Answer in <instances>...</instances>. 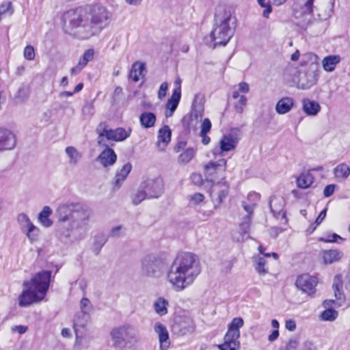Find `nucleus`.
I'll return each instance as SVG.
<instances>
[{"label": "nucleus", "instance_id": "nucleus-1", "mask_svg": "<svg viewBox=\"0 0 350 350\" xmlns=\"http://www.w3.org/2000/svg\"><path fill=\"white\" fill-rule=\"evenodd\" d=\"M111 14L100 4L79 7L64 15L66 25L81 40L98 36L109 24Z\"/></svg>", "mask_w": 350, "mask_h": 350}, {"label": "nucleus", "instance_id": "nucleus-2", "mask_svg": "<svg viewBox=\"0 0 350 350\" xmlns=\"http://www.w3.org/2000/svg\"><path fill=\"white\" fill-rule=\"evenodd\" d=\"M55 215L58 221L57 232L61 239L81 240L90 229L92 211L83 203L68 202L58 206Z\"/></svg>", "mask_w": 350, "mask_h": 350}, {"label": "nucleus", "instance_id": "nucleus-3", "mask_svg": "<svg viewBox=\"0 0 350 350\" xmlns=\"http://www.w3.org/2000/svg\"><path fill=\"white\" fill-rule=\"evenodd\" d=\"M201 272L198 256L183 253L176 256L166 274V280L176 292H182L191 286Z\"/></svg>", "mask_w": 350, "mask_h": 350}, {"label": "nucleus", "instance_id": "nucleus-4", "mask_svg": "<svg viewBox=\"0 0 350 350\" xmlns=\"http://www.w3.org/2000/svg\"><path fill=\"white\" fill-rule=\"evenodd\" d=\"M51 271H42L35 274L29 280L23 282V291L18 297V304L26 307L34 303L42 301L49 290Z\"/></svg>", "mask_w": 350, "mask_h": 350}, {"label": "nucleus", "instance_id": "nucleus-5", "mask_svg": "<svg viewBox=\"0 0 350 350\" xmlns=\"http://www.w3.org/2000/svg\"><path fill=\"white\" fill-rule=\"evenodd\" d=\"M215 26L211 36L214 45L225 46L232 37L234 30V22L230 10L220 5L215 14Z\"/></svg>", "mask_w": 350, "mask_h": 350}, {"label": "nucleus", "instance_id": "nucleus-6", "mask_svg": "<svg viewBox=\"0 0 350 350\" xmlns=\"http://www.w3.org/2000/svg\"><path fill=\"white\" fill-rule=\"evenodd\" d=\"M319 72L314 66L299 72L292 66H288L284 70V77L287 82L292 83L291 85H295L301 90H308L317 84L319 77Z\"/></svg>", "mask_w": 350, "mask_h": 350}, {"label": "nucleus", "instance_id": "nucleus-7", "mask_svg": "<svg viewBox=\"0 0 350 350\" xmlns=\"http://www.w3.org/2000/svg\"><path fill=\"white\" fill-rule=\"evenodd\" d=\"M96 133L98 135V144L107 147V144L105 143V139L116 142L123 141L130 136L131 129L130 128L125 129L122 127L114 130L108 129L105 123H100L96 128Z\"/></svg>", "mask_w": 350, "mask_h": 350}, {"label": "nucleus", "instance_id": "nucleus-8", "mask_svg": "<svg viewBox=\"0 0 350 350\" xmlns=\"http://www.w3.org/2000/svg\"><path fill=\"white\" fill-rule=\"evenodd\" d=\"M243 319L241 317L234 318L228 326L224 337V344L219 346L221 350H236L239 347L238 340L240 337L239 329L243 326Z\"/></svg>", "mask_w": 350, "mask_h": 350}, {"label": "nucleus", "instance_id": "nucleus-9", "mask_svg": "<svg viewBox=\"0 0 350 350\" xmlns=\"http://www.w3.org/2000/svg\"><path fill=\"white\" fill-rule=\"evenodd\" d=\"M165 268V262L160 257L150 254L141 260L142 274L146 277L159 278Z\"/></svg>", "mask_w": 350, "mask_h": 350}, {"label": "nucleus", "instance_id": "nucleus-10", "mask_svg": "<svg viewBox=\"0 0 350 350\" xmlns=\"http://www.w3.org/2000/svg\"><path fill=\"white\" fill-rule=\"evenodd\" d=\"M137 337L136 329L130 325H124L114 327L110 332V338L113 344L120 346L125 342H131Z\"/></svg>", "mask_w": 350, "mask_h": 350}, {"label": "nucleus", "instance_id": "nucleus-11", "mask_svg": "<svg viewBox=\"0 0 350 350\" xmlns=\"http://www.w3.org/2000/svg\"><path fill=\"white\" fill-rule=\"evenodd\" d=\"M17 220L22 232L26 235L29 242L33 243L38 241L40 230L31 222L29 217L25 213H20Z\"/></svg>", "mask_w": 350, "mask_h": 350}, {"label": "nucleus", "instance_id": "nucleus-12", "mask_svg": "<svg viewBox=\"0 0 350 350\" xmlns=\"http://www.w3.org/2000/svg\"><path fill=\"white\" fill-rule=\"evenodd\" d=\"M140 188L145 189L148 198H158L163 193L164 184L160 177L148 178L141 183Z\"/></svg>", "mask_w": 350, "mask_h": 350}, {"label": "nucleus", "instance_id": "nucleus-13", "mask_svg": "<svg viewBox=\"0 0 350 350\" xmlns=\"http://www.w3.org/2000/svg\"><path fill=\"white\" fill-rule=\"evenodd\" d=\"M229 189V184L226 181H220L212 185L210 197L215 209H217L228 196Z\"/></svg>", "mask_w": 350, "mask_h": 350}, {"label": "nucleus", "instance_id": "nucleus-14", "mask_svg": "<svg viewBox=\"0 0 350 350\" xmlns=\"http://www.w3.org/2000/svg\"><path fill=\"white\" fill-rule=\"evenodd\" d=\"M227 160L220 159L217 161H211L204 166V174L207 180L213 181L224 174L226 170Z\"/></svg>", "mask_w": 350, "mask_h": 350}, {"label": "nucleus", "instance_id": "nucleus-15", "mask_svg": "<svg viewBox=\"0 0 350 350\" xmlns=\"http://www.w3.org/2000/svg\"><path fill=\"white\" fill-rule=\"evenodd\" d=\"M317 279L309 274L299 275L296 280L295 284L297 288L308 295H312L316 292Z\"/></svg>", "mask_w": 350, "mask_h": 350}, {"label": "nucleus", "instance_id": "nucleus-16", "mask_svg": "<svg viewBox=\"0 0 350 350\" xmlns=\"http://www.w3.org/2000/svg\"><path fill=\"white\" fill-rule=\"evenodd\" d=\"M238 141L231 134L224 135L220 139L219 144V148L213 150V153L215 155H222L224 152H229L236 148Z\"/></svg>", "mask_w": 350, "mask_h": 350}, {"label": "nucleus", "instance_id": "nucleus-17", "mask_svg": "<svg viewBox=\"0 0 350 350\" xmlns=\"http://www.w3.org/2000/svg\"><path fill=\"white\" fill-rule=\"evenodd\" d=\"M178 87L173 91L172 95L168 99L166 104V117H171L176 109L181 97L180 80L178 79L176 81Z\"/></svg>", "mask_w": 350, "mask_h": 350}, {"label": "nucleus", "instance_id": "nucleus-18", "mask_svg": "<svg viewBox=\"0 0 350 350\" xmlns=\"http://www.w3.org/2000/svg\"><path fill=\"white\" fill-rule=\"evenodd\" d=\"M16 143L15 135L10 131L0 130V152L13 149Z\"/></svg>", "mask_w": 350, "mask_h": 350}, {"label": "nucleus", "instance_id": "nucleus-19", "mask_svg": "<svg viewBox=\"0 0 350 350\" xmlns=\"http://www.w3.org/2000/svg\"><path fill=\"white\" fill-rule=\"evenodd\" d=\"M154 332L159 337L160 350H167L170 346L169 334L166 327L161 323H157L154 327Z\"/></svg>", "mask_w": 350, "mask_h": 350}, {"label": "nucleus", "instance_id": "nucleus-20", "mask_svg": "<svg viewBox=\"0 0 350 350\" xmlns=\"http://www.w3.org/2000/svg\"><path fill=\"white\" fill-rule=\"evenodd\" d=\"M172 133L168 126H163L159 130L157 136V146L160 151H164L171 140Z\"/></svg>", "mask_w": 350, "mask_h": 350}, {"label": "nucleus", "instance_id": "nucleus-21", "mask_svg": "<svg viewBox=\"0 0 350 350\" xmlns=\"http://www.w3.org/2000/svg\"><path fill=\"white\" fill-rule=\"evenodd\" d=\"M132 165L131 163H127L124 164L120 169L118 170L113 182V189H119L122 186L123 182L129 174L131 172Z\"/></svg>", "mask_w": 350, "mask_h": 350}, {"label": "nucleus", "instance_id": "nucleus-22", "mask_svg": "<svg viewBox=\"0 0 350 350\" xmlns=\"http://www.w3.org/2000/svg\"><path fill=\"white\" fill-rule=\"evenodd\" d=\"M341 62L339 55H329L322 59V67L325 72H333Z\"/></svg>", "mask_w": 350, "mask_h": 350}, {"label": "nucleus", "instance_id": "nucleus-23", "mask_svg": "<svg viewBox=\"0 0 350 350\" xmlns=\"http://www.w3.org/2000/svg\"><path fill=\"white\" fill-rule=\"evenodd\" d=\"M294 105V100L286 96L280 99L275 105V111L278 114L283 115L289 112Z\"/></svg>", "mask_w": 350, "mask_h": 350}, {"label": "nucleus", "instance_id": "nucleus-24", "mask_svg": "<svg viewBox=\"0 0 350 350\" xmlns=\"http://www.w3.org/2000/svg\"><path fill=\"white\" fill-rule=\"evenodd\" d=\"M321 256L325 264H332L339 261L343 256L342 252L338 250H323Z\"/></svg>", "mask_w": 350, "mask_h": 350}, {"label": "nucleus", "instance_id": "nucleus-25", "mask_svg": "<svg viewBox=\"0 0 350 350\" xmlns=\"http://www.w3.org/2000/svg\"><path fill=\"white\" fill-rule=\"evenodd\" d=\"M117 156L111 148H107L103 150L98 157V160L104 166L112 165L116 161Z\"/></svg>", "mask_w": 350, "mask_h": 350}, {"label": "nucleus", "instance_id": "nucleus-26", "mask_svg": "<svg viewBox=\"0 0 350 350\" xmlns=\"http://www.w3.org/2000/svg\"><path fill=\"white\" fill-rule=\"evenodd\" d=\"M302 105L303 111L308 116H316L321 110V106L317 102L308 98L303 99Z\"/></svg>", "mask_w": 350, "mask_h": 350}, {"label": "nucleus", "instance_id": "nucleus-27", "mask_svg": "<svg viewBox=\"0 0 350 350\" xmlns=\"http://www.w3.org/2000/svg\"><path fill=\"white\" fill-rule=\"evenodd\" d=\"M145 64L141 62H135L131 67L129 77L135 82H137L144 76Z\"/></svg>", "mask_w": 350, "mask_h": 350}, {"label": "nucleus", "instance_id": "nucleus-28", "mask_svg": "<svg viewBox=\"0 0 350 350\" xmlns=\"http://www.w3.org/2000/svg\"><path fill=\"white\" fill-rule=\"evenodd\" d=\"M296 183L299 188L308 189L314 183V176L310 172L302 173L297 178Z\"/></svg>", "mask_w": 350, "mask_h": 350}, {"label": "nucleus", "instance_id": "nucleus-29", "mask_svg": "<svg viewBox=\"0 0 350 350\" xmlns=\"http://www.w3.org/2000/svg\"><path fill=\"white\" fill-rule=\"evenodd\" d=\"M65 153L68 159V163L71 165H77L82 158V154L76 148L68 146Z\"/></svg>", "mask_w": 350, "mask_h": 350}, {"label": "nucleus", "instance_id": "nucleus-30", "mask_svg": "<svg viewBox=\"0 0 350 350\" xmlns=\"http://www.w3.org/2000/svg\"><path fill=\"white\" fill-rule=\"evenodd\" d=\"M156 116L152 112H144L139 116L141 126L145 129L153 127L156 122Z\"/></svg>", "mask_w": 350, "mask_h": 350}, {"label": "nucleus", "instance_id": "nucleus-31", "mask_svg": "<svg viewBox=\"0 0 350 350\" xmlns=\"http://www.w3.org/2000/svg\"><path fill=\"white\" fill-rule=\"evenodd\" d=\"M168 306V301L162 297L157 298L153 304L154 310L159 316H164L167 313Z\"/></svg>", "mask_w": 350, "mask_h": 350}, {"label": "nucleus", "instance_id": "nucleus-32", "mask_svg": "<svg viewBox=\"0 0 350 350\" xmlns=\"http://www.w3.org/2000/svg\"><path fill=\"white\" fill-rule=\"evenodd\" d=\"M51 213L52 210L48 206H45L39 213L38 221L43 226L49 228L52 226L53 221L49 219V216Z\"/></svg>", "mask_w": 350, "mask_h": 350}, {"label": "nucleus", "instance_id": "nucleus-33", "mask_svg": "<svg viewBox=\"0 0 350 350\" xmlns=\"http://www.w3.org/2000/svg\"><path fill=\"white\" fill-rule=\"evenodd\" d=\"M334 174L336 178L345 180L350 175V167L346 163H340L334 169Z\"/></svg>", "mask_w": 350, "mask_h": 350}, {"label": "nucleus", "instance_id": "nucleus-34", "mask_svg": "<svg viewBox=\"0 0 350 350\" xmlns=\"http://www.w3.org/2000/svg\"><path fill=\"white\" fill-rule=\"evenodd\" d=\"M284 202L282 198L273 197L270 199L269 206L274 215H279L282 212Z\"/></svg>", "mask_w": 350, "mask_h": 350}, {"label": "nucleus", "instance_id": "nucleus-35", "mask_svg": "<svg viewBox=\"0 0 350 350\" xmlns=\"http://www.w3.org/2000/svg\"><path fill=\"white\" fill-rule=\"evenodd\" d=\"M196 150L193 148H187L178 157V162L180 164H187L195 157Z\"/></svg>", "mask_w": 350, "mask_h": 350}, {"label": "nucleus", "instance_id": "nucleus-36", "mask_svg": "<svg viewBox=\"0 0 350 350\" xmlns=\"http://www.w3.org/2000/svg\"><path fill=\"white\" fill-rule=\"evenodd\" d=\"M333 288L334 289L335 297L338 300L345 301L344 296L340 292L342 288V278L340 275H336L334 278V282L333 284Z\"/></svg>", "mask_w": 350, "mask_h": 350}, {"label": "nucleus", "instance_id": "nucleus-37", "mask_svg": "<svg viewBox=\"0 0 350 350\" xmlns=\"http://www.w3.org/2000/svg\"><path fill=\"white\" fill-rule=\"evenodd\" d=\"M13 13L14 8L10 1H5L0 4V20L3 16H11Z\"/></svg>", "mask_w": 350, "mask_h": 350}, {"label": "nucleus", "instance_id": "nucleus-38", "mask_svg": "<svg viewBox=\"0 0 350 350\" xmlns=\"http://www.w3.org/2000/svg\"><path fill=\"white\" fill-rule=\"evenodd\" d=\"M233 103V107L234 110L238 113H242L244 111V108L247 105V97L245 95H242L239 98L234 99Z\"/></svg>", "mask_w": 350, "mask_h": 350}, {"label": "nucleus", "instance_id": "nucleus-39", "mask_svg": "<svg viewBox=\"0 0 350 350\" xmlns=\"http://www.w3.org/2000/svg\"><path fill=\"white\" fill-rule=\"evenodd\" d=\"M88 321V315L81 312L75 316L74 326L77 330V327H84Z\"/></svg>", "mask_w": 350, "mask_h": 350}, {"label": "nucleus", "instance_id": "nucleus-40", "mask_svg": "<svg viewBox=\"0 0 350 350\" xmlns=\"http://www.w3.org/2000/svg\"><path fill=\"white\" fill-rule=\"evenodd\" d=\"M146 198L149 199L145 189L139 187V189L133 194L132 202L134 204L137 205Z\"/></svg>", "mask_w": 350, "mask_h": 350}, {"label": "nucleus", "instance_id": "nucleus-41", "mask_svg": "<svg viewBox=\"0 0 350 350\" xmlns=\"http://www.w3.org/2000/svg\"><path fill=\"white\" fill-rule=\"evenodd\" d=\"M338 315V313L336 310L332 308H327L321 313V318L323 321H333L337 318Z\"/></svg>", "mask_w": 350, "mask_h": 350}, {"label": "nucleus", "instance_id": "nucleus-42", "mask_svg": "<svg viewBox=\"0 0 350 350\" xmlns=\"http://www.w3.org/2000/svg\"><path fill=\"white\" fill-rule=\"evenodd\" d=\"M266 260L262 257H257L255 260V269L258 273L260 275H265L267 273V269L266 268Z\"/></svg>", "mask_w": 350, "mask_h": 350}, {"label": "nucleus", "instance_id": "nucleus-43", "mask_svg": "<svg viewBox=\"0 0 350 350\" xmlns=\"http://www.w3.org/2000/svg\"><path fill=\"white\" fill-rule=\"evenodd\" d=\"M94 55V51L93 49H90L86 50L83 54L82 57L79 59L78 63L83 68H84L87 65V64L93 59Z\"/></svg>", "mask_w": 350, "mask_h": 350}, {"label": "nucleus", "instance_id": "nucleus-44", "mask_svg": "<svg viewBox=\"0 0 350 350\" xmlns=\"http://www.w3.org/2000/svg\"><path fill=\"white\" fill-rule=\"evenodd\" d=\"M92 305L88 298L83 297L81 299L80 301V309L82 313L88 315L92 310Z\"/></svg>", "mask_w": 350, "mask_h": 350}, {"label": "nucleus", "instance_id": "nucleus-45", "mask_svg": "<svg viewBox=\"0 0 350 350\" xmlns=\"http://www.w3.org/2000/svg\"><path fill=\"white\" fill-rule=\"evenodd\" d=\"M73 347L75 350H83V349L88 347V342L85 338L82 336H79L77 334H76V338Z\"/></svg>", "mask_w": 350, "mask_h": 350}, {"label": "nucleus", "instance_id": "nucleus-46", "mask_svg": "<svg viewBox=\"0 0 350 350\" xmlns=\"http://www.w3.org/2000/svg\"><path fill=\"white\" fill-rule=\"evenodd\" d=\"M338 239L343 240V239L336 233H330L319 238V241L325 243H335Z\"/></svg>", "mask_w": 350, "mask_h": 350}, {"label": "nucleus", "instance_id": "nucleus-47", "mask_svg": "<svg viewBox=\"0 0 350 350\" xmlns=\"http://www.w3.org/2000/svg\"><path fill=\"white\" fill-rule=\"evenodd\" d=\"M205 199L204 196L201 193H195L189 197L191 204L196 206L202 202Z\"/></svg>", "mask_w": 350, "mask_h": 350}, {"label": "nucleus", "instance_id": "nucleus-48", "mask_svg": "<svg viewBox=\"0 0 350 350\" xmlns=\"http://www.w3.org/2000/svg\"><path fill=\"white\" fill-rule=\"evenodd\" d=\"M251 219L250 217H245L244 221H243L239 226L240 232L243 236L246 235L249 233Z\"/></svg>", "mask_w": 350, "mask_h": 350}, {"label": "nucleus", "instance_id": "nucleus-49", "mask_svg": "<svg viewBox=\"0 0 350 350\" xmlns=\"http://www.w3.org/2000/svg\"><path fill=\"white\" fill-rule=\"evenodd\" d=\"M106 240L104 237H97L94 240L92 250L96 254H98L102 247L105 245Z\"/></svg>", "mask_w": 350, "mask_h": 350}, {"label": "nucleus", "instance_id": "nucleus-50", "mask_svg": "<svg viewBox=\"0 0 350 350\" xmlns=\"http://www.w3.org/2000/svg\"><path fill=\"white\" fill-rule=\"evenodd\" d=\"M257 1L261 7L265 8V10L262 12V16L265 18H268L269 14L272 11V8L270 5L271 3H269V1L267 3L266 0H257Z\"/></svg>", "mask_w": 350, "mask_h": 350}, {"label": "nucleus", "instance_id": "nucleus-51", "mask_svg": "<svg viewBox=\"0 0 350 350\" xmlns=\"http://www.w3.org/2000/svg\"><path fill=\"white\" fill-rule=\"evenodd\" d=\"M23 55L24 57L29 61L34 59L35 51L33 47L31 45L27 46L24 49Z\"/></svg>", "mask_w": 350, "mask_h": 350}, {"label": "nucleus", "instance_id": "nucleus-52", "mask_svg": "<svg viewBox=\"0 0 350 350\" xmlns=\"http://www.w3.org/2000/svg\"><path fill=\"white\" fill-rule=\"evenodd\" d=\"M259 200L260 194L256 192L252 191L248 193L247 200L245 201H247L248 203L252 205H254V206L256 207L257 202H258Z\"/></svg>", "mask_w": 350, "mask_h": 350}, {"label": "nucleus", "instance_id": "nucleus-53", "mask_svg": "<svg viewBox=\"0 0 350 350\" xmlns=\"http://www.w3.org/2000/svg\"><path fill=\"white\" fill-rule=\"evenodd\" d=\"M187 326H181L180 332L183 334L191 333L195 329V325L191 320L187 319Z\"/></svg>", "mask_w": 350, "mask_h": 350}, {"label": "nucleus", "instance_id": "nucleus-54", "mask_svg": "<svg viewBox=\"0 0 350 350\" xmlns=\"http://www.w3.org/2000/svg\"><path fill=\"white\" fill-rule=\"evenodd\" d=\"M211 126L212 124L210 120L208 118H205L201 125L200 133L203 135L207 134L210 131Z\"/></svg>", "mask_w": 350, "mask_h": 350}, {"label": "nucleus", "instance_id": "nucleus-55", "mask_svg": "<svg viewBox=\"0 0 350 350\" xmlns=\"http://www.w3.org/2000/svg\"><path fill=\"white\" fill-rule=\"evenodd\" d=\"M123 227L122 226H117L113 227L109 233V237L113 238H118L123 234Z\"/></svg>", "mask_w": 350, "mask_h": 350}, {"label": "nucleus", "instance_id": "nucleus-56", "mask_svg": "<svg viewBox=\"0 0 350 350\" xmlns=\"http://www.w3.org/2000/svg\"><path fill=\"white\" fill-rule=\"evenodd\" d=\"M193 184L197 186H201L203 184V178L201 174L198 173H193L190 177Z\"/></svg>", "mask_w": 350, "mask_h": 350}, {"label": "nucleus", "instance_id": "nucleus-57", "mask_svg": "<svg viewBox=\"0 0 350 350\" xmlns=\"http://www.w3.org/2000/svg\"><path fill=\"white\" fill-rule=\"evenodd\" d=\"M241 204L243 209L247 213V217H250L251 219L252 215L253 214L254 210L256 207L254 205L248 203L247 201H243Z\"/></svg>", "mask_w": 350, "mask_h": 350}, {"label": "nucleus", "instance_id": "nucleus-58", "mask_svg": "<svg viewBox=\"0 0 350 350\" xmlns=\"http://www.w3.org/2000/svg\"><path fill=\"white\" fill-rule=\"evenodd\" d=\"M168 85L166 82H163L161 84L158 91V98L162 100L165 96L167 90Z\"/></svg>", "mask_w": 350, "mask_h": 350}, {"label": "nucleus", "instance_id": "nucleus-59", "mask_svg": "<svg viewBox=\"0 0 350 350\" xmlns=\"http://www.w3.org/2000/svg\"><path fill=\"white\" fill-rule=\"evenodd\" d=\"M305 3L303 7L304 12L306 14H311L313 12V1L314 0H304Z\"/></svg>", "mask_w": 350, "mask_h": 350}, {"label": "nucleus", "instance_id": "nucleus-60", "mask_svg": "<svg viewBox=\"0 0 350 350\" xmlns=\"http://www.w3.org/2000/svg\"><path fill=\"white\" fill-rule=\"evenodd\" d=\"M296 322L294 319H290L286 321L285 322V328L290 331L294 332L296 329Z\"/></svg>", "mask_w": 350, "mask_h": 350}, {"label": "nucleus", "instance_id": "nucleus-61", "mask_svg": "<svg viewBox=\"0 0 350 350\" xmlns=\"http://www.w3.org/2000/svg\"><path fill=\"white\" fill-rule=\"evenodd\" d=\"M236 88L241 93L243 94H247L250 91V86L245 82L239 83Z\"/></svg>", "mask_w": 350, "mask_h": 350}, {"label": "nucleus", "instance_id": "nucleus-62", "mask_svg": "<svg viewBox=\"0 0 350 350\" xmlns=\"http://www.w3.org/2000/svg\"><path fill=\"white\" fill-rule=\"evenodd\" d=\"M335 187H336V185H333V184L327 185L325 187L324 191H323V194H324L325 197L331 196L334 192Z\"/></svg>", "mask_w": 350, "mask_h": 350}, {"label": "nucleus", "instance_id": "nucleus-63", "mask_svg": "<svg viewBox=\"0 0 350 350\" xmlns=\"http://www.w3.org/2000/svg\"><path fill=\"white\" fill-rule=\"evenodd\" d=\"M12 332H18L20 334H25L27 330V327L25 325H15L13 326L12 328Z\"/></svg>", "mask_w": 350, "mask_h": 350}, {"label": "nucleus", "instance_id": "nucleus-64", "mask_svg": "<svg viewBox=\"0 0 350 350\" xmlns=\"http://www.w3.org/2000/svg\"><path fill=\"white\" fill-rule=\"evenodd\" d=\"M326 213H327V208H324L319 213V216L317 217V218L315 221L316 226H319L323 221V220L325 219V217L326 216Z\"/></svg>", "mask_w": 350, "mask_h": 350}]
</instances>
